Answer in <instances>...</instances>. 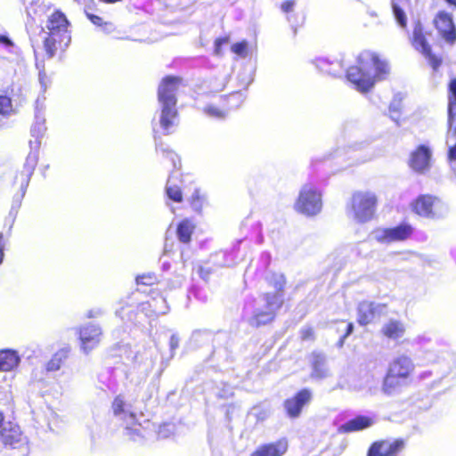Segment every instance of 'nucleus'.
<instances>
[{"label": "nucleus", "instance_id": "obj_1", "mask_svg": "<svg viewBox=\"0 0 456 456\" xmlns=\"http://www.w3.org/2000/svg\"><path fill=\"white\" fill-rule=\"evenodd\" d=\"M356 62L347 69L346 76L362 93L369 92L377 81L385 80L390 73L387 61L370 50L362 51Z\"/></svg>", "mask_w": 456, "mask_h": 456}, {"label": "nucleus", "instance_id": "obj_2", "mask_svg": "<svg viewBox=\"0 0 456 456\" xmlns=\"http://www.w3.org/2000/svg\"><path fill=\"white\" fill-rule=\"evenodd\" d=\"M379 198L371 191H355L352 193L349 210L359 223H366L374 218Z\"/></svg>", "mask_w": 456, "mask_h": 456}, {"label": "nucleus", "instance_id": "obj_3", "mask_svg": "<svg viewBox=\"0 0 456 456\" xmlns=\"http://www.w3.org/2000/svg\"><path fill=\"white\" fill-rule=\"evenodd\" d=\"M430 31H428L425 26L419 21L413 24L411 34L409 37L411 46L420 53L428 61L431 68L436 71L442 65L443 59L436 55L432 49V45L428 41Z\"/></svg>", "mask_w": 456, "mask_h": 456}, {"label": "nucleus", "instance_id": "obj_4", "mask_svg": "<svg viewBox=\"0 0 456 456\" xmlns=\"http://www.w3.org/2000/svg\"><path fill=\"white\" fill-rule=\"evenodd\" d=\"M322 208V193L310 183L304 184L294 203V209L305 216H314Z\"/></svg>", "mask_w": 456, "mask_h": 456}, {"label": "nucleus", "instance_id": "obj_5", "mask_svg": "<svg viewBox=\"0 0 456 456\" xmlns=\"http://www.w3.org/2000/svg\"><path fill=\"white\" fill-rule=\"evenodd\" d=\"M410 208L416 216L436 219L443 216L444 205L436 196L432 194H420L410 203Z\"/></svg>", "mask_w": 456, "mask_h": 456}, {"label": "nucleus", "instance_id": "obj_6", "mask_svg": "<svg viewBox=\"0 0 456 456\" xmlns=\"http://www.w3.org/2000/svg\"><path fill=\"white\" fill-rule=\"evenodd\" d=\"M432 25L443 41L450 45L456 43V24L451 12L439 10L433 17Z\"/></svg>", "mask_w": 456, "mask_h": 456}, {"label": "nucleus", "instance_id": "obj_7", "mask_svg": "<svg viewBox=\"0 0 456 456\" xmlns=\"http://www.w3.org/2000/svg\"><path fill=\"white\" fill-rule=\"evenodd\" d=\"M406 447V439H379L372 442L366 456H398Z\"/></svg>", "mask_w": 456, "mask_h": 456}, {"label": "nucleus", "instance_id": "obj_8", "mask_svg": "<svg viewBox=\"0 0 456 456\" xmlns=\"http://www.w3.org/2000/svg\"><path fill=\"white\" fill-rule=\"evenodd\" d=\"M184 86V79L182 77L173 75L165 76L160 80L158 87V101L159 102L176 104V93L180 87Z\"/></svg>", "mask_w": 456, "mask_h": 456}, {"label": "nucleus", "instance_id": "obj_9", "mask_svg": "<svg viewBox=\"0 0 456 456\" xmlns=\"http://www.w3.org/2000/svg\"><path fill=\"white\" fill-rule=\"evenodd\" d=\"M414 231L415 229L411 224L402 222L395 226L381 229L380 234L376 237V240L386 244L405 241L411 239Z\"/></svg>", "mask_w": 456, "mask_h": 456}, {"label": "nucleus", "instance_id": "obj_10", "mask_svg": "<svg viewBox=\"0 0 456 456\" xmlns=\"http://www.w3.org/2000/svg\"><path fill=\"white\" fill-rule=\"evenodd\" d=\"M239 99L232 95H222L206 105L202 111L208 117L212 118L222 119L224 118L227 114L239 107Z\"/></svg>", "mask_w": 456, "mask_h": 456}, {"label": "nucleus", "instance_id": "obj_11", "mask_svg": "<svg viewBox=\"0 0 456 456\" xmlns=\"http://www.w3.org/2000/svg\"><path fill=\"white\" fill-rule=\"evenodd\" d=\"M313 398V393L309 388H302L295 393L291 397L284 400L283 407L287 416L290 419L298 418L303 408L310 403Z\"/></svg>", "mask_w": 456, "mask_h": 456}, {"label": "nucleus", "instance_id": "obj_12", "mask_svg": "<svg viewBox=\"0 0 456 456\" xmlns=\"http://www.w3.org/2000/svg\"><path fill=\"white\" fill-rule=\"evenodd\" d=\"M77 335L81 350L89 354L99 346L102 331L99 325L87 323L78 328Z\"/></svg>", "mask_w": 456, "mask_h": 456}, {"label": "nucleus", "instance_id": "obj_13", "mask_svg": "<svg viewBox=\"0 0 456 456\" xmlns=\"http://www.w3.org/2000/svg\"><path fill=\"white\" fill-rule=\"evenodd\" d=\"M0 440L5 447L20 449L23 452H28V444L22 437L20 428L12 423L0 428Z\"/></svg>", "mask_w": 456, "mask_h": 456}, {"label": "nucleus", "instance_id": "obj_14", "mask_svg": "<svg viewBox=\"0 0 456 456\" xmlns=\"http://www.w3.org/2000/svg\"><path fill=\"white\" fill-rule=\"evenodd\" d=\"M430 160V149L424 144H420L414 151H411L409 158L408 165L412 170L418 173H424L429 168Z\"/></svg>", "mask_w": 456, "mask_h": 456}, {"label": "nucleus", "instance_id": "obj_15", "mask_svg": "<svg viewBox=\"0 0 456 456\" xmlns=\"http://www.w3.org/2000/svg\"><path fill=\"white\" fill-rule=\"evenodd\" d=\"M70 22L61 10H54L46 20L47 33L55 36H69V27Z\"/></svg>", "mask_w": 456, "mask_h": 456}, {"label": "nucleus", "instance_id": "obj_16", "mask_svg": "<svg viewBox=\"0 0 456 456\" xmlns=\"http://www.w3.org/2000/svg\"><path fill=\"white\" fill-rule=\"evenodd\" d=\"M410 382L404 379L400 374H396L388 369L383 378L381 389L384 394L393 395L399 393L403 387H407Z\"/></svg>", "mask_w": 456, "mask_h": 456}, {"label": "nucleus", "instance_id": "obj_17", "mask_svg": "<svg viewBox=\"0 0 456 456\" xmlns=\"http://www.w3.org/2000/svg\"><path fill=\"white\" fill-rule=\"evenodd\" d=\"M387 304L377 305L374 302H362L357 309V322L361 326H365L370 323L380 313L382 309L387 308Z\"/></svg>", "mask_w": 456, "mask_h": 456}, {"label": "nucleus", "instance_id": "obj_18", "mask_svg": "<svg viewBox=\"0 0 456 456\" xmlns=\"http://www.w3.org/2000/svg\"><path fill=\"white\" fill-rule=\"evenodd\" d=\"M287 451V441L285 439H280L273 443L259 445L249 456H282Z\"/></svg>", "mask_w": 456, "mask_h": 456}, {"label": "nucleus", "instance_id": "obj_19", "mask_svg": "<svg viewBox=\"0 0 456 456\" xmlns=\"http://www.w3.org/2000/svg\"><path fill=\"white\" fill-rule=\"evenodd\" d=\"M387 368L396 374H400L404 379L410 382L415 365L409 356L399 355L389 363Z\"/></svg>", "mask_w": 456, "mask_h": 456}, {"label": "nucleus", "instance_id": "obj_20", "mask_svg": "<svg viewBox=\"0 0 456 456\" xmlns=\"http://www.w3.org/2000/svg\"><path fill=\"white\" fill-rule=\"evenodd\" d=\"M69 36H55L51 33H47V36L44 39V49L47 58H53L58 50H63L69 43Z\"/></svg>", "mask_w": 456, "mask_h": 456}, {"label": "nucleus", "instance_id": "obj_21", "mask_svg": "<svg viewBox=\"0 0 456 456\" xmlns=\"http://www.w3.org/2000/svg\"><path fill=\"white\" fill-rule=\"evenodd\" d=\"M159 103L161 104L159 123L166 133L169 134L170 128L175 125L178 117L176 104H169L168 102Z\"/></svg>", "mask_w": 456, "mask_h": 456}, {"label": "nucleus", "instance_id": "obj_22", "mask_svg": "<svg viewBox=\"0 0 456 456\" xmlns=\"http://www.w3.org/2000/svg\"><path fill=\"white\" fill-rule=\"evenodd\" d=\"M405 331V324L403 322L395 319H390L382 326L380 330L381 334L385 338L392 340L400 339L403 337Z\"/></svg>", "mask_w": 456, "mask_h": 456}, {"label": "nucleus", "instance_id": "obj_23", "mask_svg": "<svg viewBox=\"0 0 456 456\" xmlns=\"http://www.w3.org/2000/svg\"><path fill=\"white\" fill-rule=\"evenodd\" d=\"M196 229V224L190 218H183L176 224V236L183 244H189Z\"/></svg>", "mask_w": 456, "mask_h": 456}, {"label": "nucleus", "instance_id": "obj_24", "mask_svg": "<svg viewBox=\"0 0 456 456\" xmlns=\"http://www.w3.org/2000/svg\"><path fill=\"white\" fill-rule=\"evenodd\" d=\"M373 421L370 417L358 415L342 424L338 430L341 433H352L370 428Z\"/></svg>", "mask_w": 456, "mask_h": 456}, {"label": "nucleus", "instance_id": "obj_25", "mask_svg": "<svg viewBox=\"0 0 456 456\" xmlns=\"http://www.w3.org/2000/svg\"><path fill=\"white\" fill-rule=\"evenodd\" d=\"M191 211L197 215H201L204 207L208 204L206 194L200 188H195L191 195L187 200Z\"/></svg>", "mask_w": 456, "mask_h": 456}, {"label": "nucleus", "instance_id": "obj_26", "mask_svg": "<svg viewBox=\"0 0 456 456\" xmlns=\"http://www.w3.org/2000/svg\"><path fill=\"white\" fill-rule=\"evenodd\" d=\"M20 357L17 353L10 349L0 350V371H10L18 366Z\"/></svg>", "mask_w": 456, "mask_h": 456}, {"label": "nucleus", "instance_id": "obj_27", "mask_svg": "<svg viewBox=\"0 0 456 456\" xmlns=\"http://www.w3.org/2000/svg\"><path fill=\"white\" fill-rule=\"evenodd\" d=\"M70 347L66 346L58 350L52 358L47 362L45 369L47 371H56L60 370L61 365L69 357Z\"/></svg>", "mask_w": 456, "mask_h": 456}, {"label": "nucleus", "instance_id": "obj_28", "mask_svg": "<svg viewBox=\"0 0 456 456\" xmlns=\"http://www.w3.org/2000/svg\"><path fill=\"white\" fill-rule=\"evenodd\" d=\"M410 4V0H391V7L398 25L406 28L408 25L407 16L403 7Z\"/></svg>", "mask_w": 456, "mask_h": 456}, {"label": "nucleus", "instance_id": "obj_29", "mask_svg": "<svg viewBox=\"0 0 456 456\" xmlns=\"http://www.w3.org/2000/svg\"><path fill=\"white\" fill-rule=\"evenodd\" d=\"M447 116L451 120L456 119V77L449 80L447 85Z\"/></svg>", "mask_w": 456, "mask_h": 456}, {"label": "nucleus", "instance_id": "obj_30", "mask_svg": "<svg viewBox=\"0 0 456 456\" xmlns=\"http://www.w3.org/2000/svg\"><path fill=\"white\" fill-rule=\"evenodd\" d=\"M276 314L273 311L259 310L256 312L250 318L249 323L252 327L259 328L271 323L275 319Z\"/></svg>", "mask_w": 456, "mask_h": 456}, {"label": "nucleus", "instance_id": "obj_31", "mask_svg": "<svg viewBox=\"0 0 456 456\" xmlns=\"http://www.w3.org/2000/svg\"><path fill=\"white\" fill-rule=\"evenodd\" d=\"M165 192L167 198L175 203H181L183 200L182 188L178 183H175L174 178L169 176L167 181Z\"/></svg>", "mask_w": 456, "mask_h": 456}, {"label": "nucleus", "instance_id": "obj_32", "mask_svg": "<svg viewBox=\"0 0 456 456\" xmlns=\"http://www.w3.org/2000/svg\"><path fill=\"white\" fill-rule=\"evenodd\" d=\"M263 299L265 303V309L268 311L273 310V314H276L277 311L281 308L283 305V299L281 298V293H271L266 292L263 294Z\"/></svg>", "mask_w": 456, "mask_h": 456}, {"label": "nucleus", "instance_id": "obj_33", "mask_svg": "<svg viewBox=\"0 0 456 456\" xmlns=\"http://www.w3.org/2000/svg\"><path fill=\"white\" fill-rule=\"evenodd\" d=\"M328 376L325 359L322 355H316L312 362V377L324 379Z\"/></svg>", "mask_w": 456, "mask_h": 456}, {"label": "nucleus", "instance_id": "obj_34", "mask_svg": "<svg viewBox=\"0 0 456 456\" xmlns=\"http://www.w3.org/2000/svg\"><path fill=\"white\" fill-rule=\"evenodd\" d=\"M86 16L87 19L95 26L102 28L105 31L110 32L115 29V27L112 22L104 21L103 19L96 14H93L91 12H88L87 11L85 12Z\"/></svg>", "mask_w": 456, "mask_h": 456}, {"label": "nucleus", "instance_id": "obj_35", "mask_svg": "<svg viewBox=\"0 0 456 456\" xmlns=\"http://www.w3.org/2000/svg\"><path fill=\"white\" fill-rule=\"evenodd\" d=\"M137 285L151 287L159 283V279L154 273H142L135 278Z\"/></svg>", "mask_w": 456, "mask_h": 456}, {"label": "nucleus", "instance_id": "obj_36", "mask_svg": "<svg viewBox=\"0 0 456 456\" xmlns=\"http://www.w3.org/2000/svg\"><path fill=\"white\" fill-rule=\"evenodd\" d=\"M12 110V99L7 95H0V114L6 116Z\"/></svg>", "mask_w": 456, "mask_h": 456}, {"label": "nucleus", "instance_id": "obj_37", "mask_svg": "<svg viewBox=\"0 0 456 456\" xmlns=\"http://www.w3.org/2000/svg\"><path fill=\"white\" fill-rule=\"evenodd\" d=\"M248 43L246 40H242L240 42L234 43L231 46V50L232 53H234L236 55L240 57H245L248 53Z\"/></svg>", "mask_w": 456, "mask_h": 456}, {"label": "nucleus", "instance_id": "obj_38", "mask_svg": "<svg viewBox=\"0 0 456 456\" xmlns=\"http://www.w3.org/2000/svg\"><path fill=\"white\" fill-rule=\"evenodd\" d=\"M230 42V37L224 36L216 38L214 42V54L220 56L223 54V45L228 44Z\"/></svg>", "mask_w": 456, "mask_h": 456}, {"label": "nucleus", "instance_id": "obj_39", "mask_svg": "<svg viewBox=\"0 0 456 456\" xmlns=\"http://www.w3.org/2000/svg\"><path fill=\"white\" fill-rule=\"evenodd\" d=\"M125 405L124 399L120 395L116 396L111 404L114 414L119 415L123 413L125 411Z\"/></svg>", "mask_w": 456, "mask_h": 456}, {"label": "nucleus", "instance_id": "obj_40", "mask_svg": "<svg viewBox=\"0 0 456 456\" xmlns=\"http://www.w3.org/2000/svg\"><path fill=\"white\" fill-rule=\"evenodd\" d=\"M296 5V0H286L281 4V10L287 15V19L290 20L289 14L293 12Z\"/></svg>", "mask_w": 456, "mask_h": 456}, {"label": "nucleus", "instance_id": "obj_41", "mask_svg": "<svg viewBox=\"0 0 456 456\" xmlns=\"http://www.w3.org/2000/svg\"><path fill=\"white\" fill-rule=\"evenodd\" d=\"M300 338L303 341H310L315 338V332L314 328L306 327L300 330Z\"/></svg>", "mask_w": 456, "mask_h": 456}, {"label": "nucleus", "instance_id": "obj_42", "mask_svg": "<svg viewBox=\"0 0 456 456\" xmlns=\"http://www.w3.org/2000/svg\"><path fill=\"white\" fill-rule=\"evenodd\" d=\"M354 330V324L353 322H346V330L345 332L341 335L338 342V346H343L344 343H345V340L346 338L351 335V333L353 332Z\"/></svg>", "mask_w": 456, "mask_h": 456}, {"label": "nucleus", "instance_id": "obj_43", "mask_svg": "<svg viewBox=\"0 0 456 456\" xmlns=\"http://www.w3.org/2000/svg\"><path fill=\"white\" fill-rule=\"evenodd\" d=\"M167 158H168L170 160H172L173 165L175 168H180L181 166V160L176 153L170 151L167 153Z\"/></svg>", "mask_w": 456, "mask_h": 456}, {"label": "nucleus", "instance_id": "obj_44", "mask_svg": "<svg viewBox=\"0 0 456 456\" xmlns=\"http://www.w3.org/2000/svg\"><path fill=\"white\" fill-rule=\"evenodd\" d=\"M126 435L130 438V439H134L135 436H140V432H139V429H133L131 428H126Z\"/></svg>", "mask_w": 456, "mask_h": 456}, {"label": "nucleus", "instance_id": "obj_45", "mask_svg": "<svg viewBox=\"0 0 456 456\" xmlns=\"http://www.w3.org/2000/svg\"><path fill=\"white\" fill-rule=\"evenodd\" d=\"M0 44L5 46H13V42L5 35H0Z\"/></svg>", "mask_w": 456, "mask_h": 456}, {"label": "nucleus", "instance_id": "obj_46", "mask_svg": "<svg viewBox=\"0 0 456 456\" xmlns=\"http://www.w3.org/2000/svg\"><path fill=\"white\" fill-rule=\"evenodd\" d=\"M448 158L450 160H456V143L449 148Z\"/></svg>", "mask_w": 456, "mask_h": 456}, {"label": "nucleus", "instance_id": "obj_47", "mask_svg": "<svg viewBox=\"0 0 456 456\" xmlns=\"http://www.w3.org/2000/svg\"><path fill=\"white\" fill-rule=\"evenodd\" d=\"M198 273L202 279H207L208 274L210 273V270L200 266L198 269Z\"/></svg>", "mask_w": 456, "mask_h": 456}, {"label": "nucleus", "instance_id": "obj_48", "mask_svg": "<svg viewBox=\"0 0 456 456\" xmlns=\"http://www.w3.org/2000/svg\"><path fill=\"white\" fill-rule=\"evenodd\" d=\"M24 171L20 172V175H23V173L25 172V182H26V184H28V180H29V177L32 174V171H33V168L32 167H24Z\"/></svg>", "mask_w": 456, "mask_h": 456}, {"label": "nucleus", "instance_id": "obj_49", "mask_svg": "<svg viewBox=\"0 0 456 456\" xmlns=\"http://www.w3.org/2000/svg\"><path fill=\"white\" fill-rule=\"evenodd\" d=\"M447 123H448V126L450 128H453V134L456 136V119L455 120H451L450 119V116H449L447 118Z\"/></svg>", "mask_w": 456, "mask_h": 456}, {"label": "nucleus", "instance_id": "obj_50", "mask_svg": "<svg viewBox=\"0 0 456 456\" xmlns=\"http://www.w3.org/2000/svg\"><path fill=\"white\" fill-rule=\"evenodd\" d=\"M4 259V241H3V234H0V264H2Z\"/></svg>", "mask_w": 456, "mask_h": 456}, {"label": "nucleus", "instance_id": "obj_51", "mask_svg": "<svg viewBox=\"0 0 456 456\" xmlns=\"http://www.w3.org/2000/svg\"><path fill=\"white\" fill-rule=\"evenodd\" d=\"M451 9L456 10V0H443Z\"/></svg>", "mask_w": 456, "mask_h": 456}, {"label": "nucleus", "instance_id": "obj_52", "mask_svg": "<svg viewBox=\"0 0 456 456\" xmlns=\"http://www.w3.org/2000/svg\"><path fill=\"white\" fill-rule=\"evenodd\" d=\"M333 64H335V65H338L339 63H338V61H337V62H335V63H333V62H329V61H325V60H322V61H320V66H321V68H324L326 65H333Z\"/></svg>", "mask_w": 456, "mask_h": 456}, {"label": "nucleus", "instance_id": "obj_53", "mask_svg": "<svg viewBox=\"0 0 456 456\" xmlns=\"http://www.w3.org/2000/svg\"><path fill=\"white\" fill-rule=\"evenodd\" d=\"M47 79H48V78H47V77H46V75H45V74H42V73L40 74V82H41V84H42L44 86H45V80H47Z\"/></svg>", "mask_w": 456, "mask_h": 456}, {"label": "nucleus", "instance_id": "obj_54", "mask_svg": "<svg viewBox=\"0 0 456 456\" xmlns=\"http://www.w3.org/2000/svg\"><path fill=\"white\" fill-rule=\"evenodd\" d=\"M304 21H305V17H303V18H302V22H301V24H297V25H295V27H294V32H295V33H297V30H298V28H300L303 26Z\"/></svg>", "mask_w": 456, "mask_h": 456}, {"label": "nucleus", "instance_id": "obj_55", "mask_svg": "<svg viewBox=\"0 0 456 456\" xmlns=\"http://www.w3.org/2000/svg\"><path fill=\"white\" fill-rule=\"evenodd\" d=\"M99 1L102 3H105V4H116V3L120 2L121 0H99Z\"/></svg>", "mask_w": 456, "mask_h": 456}, {"label": "nucleus", "instance_id": "obj_56", "mask_svg": "<svg viewBox=\"0 0 456 456\" xmlns=\"http://www.w3.org/2000/svg\"><path fill=\"white\" fill-rule=\"evenodd\" d=\"M171 346H172V348H175L177 346V338H175V337L171 338Z\"/></svg>", "mask_w": 456, "mask_h": 456}, {"label": "nucleus", "instance_id": "obj_57", "mask_svg": "<svg viewBox=\"0 0 456 456\" xmlns=\"http://www.w3.org/2000/svg\"><path fill=\"white\" fill-rule=\"evenodd\" d=\"M4 421V413L0 411V428L3 427Z\"/></svg>", "mask_w": 456, "mask_h": 456}, {"label": "nucleus", "instance_id": "obj_58", "mask_svg": "<svg viewBox=\"0 0 456 456\" xmlns=\"http://www.w3.org/2000/svg\"><path fill=\"white\" fill-rule=\"evenodd\" d=\"M337 322L345 323V322H346V321H344V320H338V321H337Z\"/></svg>", "mask_w": 456, "mask_h": 456}, {"label": "nucleus", "instance_id": "obj_59", "mask_svg": "<svg viewBox=\"0 0 456 456\" xmlns=\"http://www.w3.org/2000/svg\"><path fill=\"white\" fill-rule=\"evenodd\" d=\"M327 72H328V73H330V74H331V75H333V76H336V74H335V73H332L330 70H327Z\"/></svg>", "mask_w": 456, "mask_h": 456}]
</instances>
